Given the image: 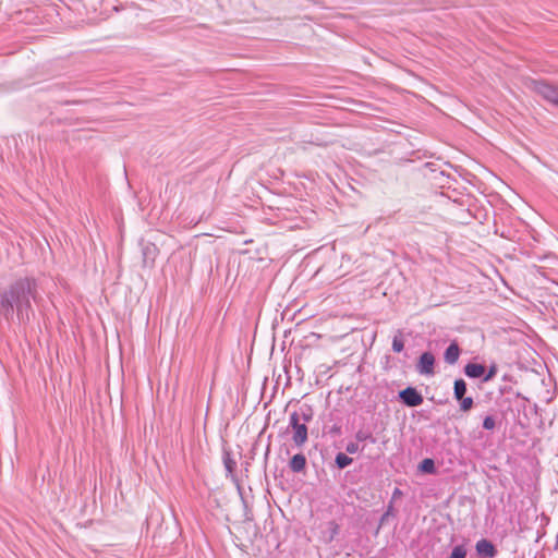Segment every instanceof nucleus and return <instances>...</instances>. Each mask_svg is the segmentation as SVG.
<instances>
[{"label":"nucleus","mask_w":558,"mask_h":558,"mask_svg":"<svg viewBox=\"0 0 558 558\" xmlns=\"http://www.w3.org/2000/svg\"><path fill=\"white\" fill-rule=\"evenodd\" d=\"M39 296L38 283L34 277H23L0 290V317L7 323L14 318L20 325H28L34 316L33 302Z\"/></svg>","instance_id":"obj_1"},{"label":"nucleus","mask_w":558,"mask_h":558,"mask_svg":"<svg viewBox=\"0 0 558 558\" xmlns=\"http://www.w3.org/2000/svg\"><path fill=\"white\" fill-rule=\"evenodd\" d=\"M292 430V441L296 447H303L308 440L307 425L301 423L298 418L296 411L290 413L289 425L287 430Z\"/></svg>","instance_id":"obj_2"},{"label":"nucleus","mask_w":558,"mask_h":558,"mask_svg":"<svg viewBox=\"0 0 558 558\" xmlns=\"http://www.w3.org/2000/svg\"><path fill=\"white\" fill-rule=\"evenodd\" d=\"M222 462L226 470V476L230 478L239 489H241L240 480L235 473L236 461L233 459L232 451L230 448L225 447L222 449Z\"/></svg>","instance_id":"obj_3"},{"label":"nucleus","mask_w":558,"mask_h":558,"mask_svg":"<svg viewBox=\"0 0 558 558\" xmlns=\"http://www.w3.org/2000/svg\"><path fill=\"white\" fill-rule=\"evenodd\" d=\"M435 355L432 352L426 351L420 355L415 368L421 375L433 376L435 374Z\"/></svg>","instance_id":"obj_4"},{"label":"nucleus","mask_w":558,"mask_h":558,"mask_svg":"<svg viewBox=\"0 0 558 558\" xmlns=\"http://www.w3.org/2000/svg\"><path fill=\"white\" fill-rule=\"evenodd\" d=\"M535 90L546 101L558 108V86L541 81L536 82Z\"/></svg>","instance_id":"obj_5"},{"label":"nucleus","mask_w":558,"mask_h":558,"mask_svg":"<svg viewBox=\"0 0 558 558\" xmlns=\"http://www.w3.org/2000/svg\"><path fill=\"white\" fill-rule=\"evenodd\" d=\"M399 399L409 408L418 407L424 401L422 393L414 387H407L403 390H400Z\"/></svg>","instance_id":"obj_6"},{"label":"nucleus","mask_w":558,"mask_h":558,"mask_svg":"<svg viewBox=\"0 0 558 558\" xmlns=\"http://www.w3.org/2000/svg\"><path fill=\"white\" fill-rule=\"evenodd\" d=\"M476 554L481 558H495L498 554L496 546L486 538H481L475 545Z\"/></svg>","instance_id":"obj_7"},{"label":"nucleus","mask_w":558,"mask_h":558,"mask_svg":"<svg viewBox=\"0 0 558 558\" xmlns=\"http://www.w3.org/2000/svg\"><path fill=\"white\" fill-rule=\"evenodd\" d=\"M461 354V349L456 340L451 341L450 344L444 352V361L449 365H454Z\"/></svg>","instance_id":"obj_8"},{"label":"nucleus","mask_w":558,"mask_h":558,"mask_svg":"<svg viewBox=\"0 0 558 558\" xmlns=\"http://www.w3.org/2000/svg\"><path fill=\"white\" fill-rule=\"evenodd\" d=\"M464 374L472 379L481 378L483 380L485 374V365L478 363H468L463 368Z\"/></svg>","instance_id":"obj_9"},{"label":"nucleus","mask_w":558,"mask_h":558,"mask_svg":"<svg viewBox=\"0 0 558 558\" xmlns=\"http://www.w3.org/2000/svg\"><path fill=\"white\" fill-rule=\"evenodd\" d=\"M306 457L303 453L294 454L289 461V468L293 473H302L306 469Z\"/></svg>","instance_id":"obj_10"},{"label":"nucleus","mask_w":558,"mask_h":558,"mask_svg":"<svg viewBox=\"0 0 558 558\" xmlns=\"http://www.w3.org/2000/svg\"><path fill=\"white\" fill-rule=\"evenodd\" d=\"M143 264L144 266H153L157 255L156 245L148 243L142 248Z\"/></svg>","instance_id":"obj_11"},{"label":"nucleus","mask_w":558,"mask_h":558,"mask_svg":"<svg viewBox=\"0 0 558 558\" xmlns=\"http://www.w3.org/2000/svg\"><path fill=\"white\" fill-rule=\"evenodd\" d=\"M296 415L301 423L307 425V423L313 420V409L310 405L304 404L296 411Z\"/></svg>","instance_id":"obj_12"},{"label":"nucleus","mask_w":558,"mask_h":558,"mask_svg":"<svg viewBox=\"0 0 558 558\" xmlns=\"http://www.w3.org/2000/svg\"><path fill=\"white\" fill-rule=\"evenodd\" d=\"M466 390H468V387H466V383L464 379L458 378L454 380L453 397L456 400L462 399V397H465Z\"/></svg>","instance_id":"obj_13"},{"label":"nucleus","mask_w":558,"mask_h":558,"mask_svg":"<svg viewBox=\"0 0 558 558\" xmlns=\"http://www.w3.org/2000/svg\"><path fill=\"white\" fill-rule=\"evenodd\" d=\"M418 471L425 474H435L437 471L435 461L432 458L423 459L418 464Z\"/></svg>","instance_id":"obj_14"},{"label":"nucleus","mask_w":558,"mask_h":558,"mask_svg":"<svg viewBox=\"0 0 558 558\" xmlns=\"http://www.w3.org/2000/svg\"><path fill=\"white\" fill-rule=\"evenodd\" d=\"M353 462V459L347 456L343 452H339L336 454L335 463L338 469L343 470L349 466Z\"/></svg>","instance_id":"obj_15"},{"label":"nucleus","mask_w":558,"mask_h":558,"mask_svg":"<svg viewBox=\"0 0 558 558\" xmlns=\"http://www.w3.org/2000/svg\"><path fill=\"white\" fill-rule=\"evenodd\" d=\"M355 439L356 441L363 442V441H369L371 444L376 442V438L372 435L371 432L360 429L355 433Z\"/></svg>","instance_id":"obj_16"},{"label":"nucleus","mask_w":558,"mask_h":558,"mask_svg":"<svg viewBox=\"0 0 558 558\" xmlns=\"http://www.w3.org/2000/svg\"><path fill=\"white\" fill-rule=\"evenodd\" d=\"M391 348H392V351L396 352V353H400L401 351H403V349H404V341L402 339L401 331H398V335H396L393 337Z\"/></svg>","instance_id":"obj_17"},{"label":"nucleus","mask_w":558,"mask_h":558,"mask_svg":"<svg viewBox=\"0 0 558 558\" xmlns=\"http://www.w3.org/2000/svg\"><path fill=\"white\" fill-rule=\"evenodd\" d=\"M465 545H457L452 548V551L448 558H465L466 557Z\"/></svg>","instance_id":"obj_18"},{"label":"nucleus","mask_w":558,"mask_h":558,"mask_svg":"<svg viewBox=\"0 0 558 558\" xmlns=\"http://www.w3.org/2000/svg\"><path fill=\"white\" fill-rule=\"evenodd\" d=\"M460 403V410L463 412L470 411L474 405V400L472 397H462V399H458Z\"/></svg>","instance_id":"obj_19"},{"label":"nucleus","mask_w":558,"mask_h":558,"mask_svg":"<svg viewBox=\"0 0 558 558\" xmlns=\"http://www.w3.org/2000/svg\"><path fill=\"white\" fill-rule=\"evenodd\" d=\"M483 428L494 430L496 428V420L493 415H486L483 420Z\"/></svg>","instance_id":"obj_20"},{"label":"nucleus","mask_w":558,"mask_h":558,"mask_svg":"<svg viewBox=\"0 0 558 558\" xmlns=\"http://www.w3.org/2000/svg\"><path fill=\"white\" fill-rule=\"evenodd\" d=\"M497 374V366L495 364L490 365L488 369L485 368V374L483 377V383L490 381Z\"/></svg>","instance_id":"obj_21"},{"label":"nucleus","mask_w":558,"mask_h":558,"mask_svg":"<svg viewBox=\"0 0 558 558\" xmlns=\"http://www.w3.org/2000/svg\"><path fill=\"white\" fill-rule=\"evenodd\" d=\"M360 450V447H359V444L357 442H349L345 447V451L350 454H354L356 453L357 451Z\"/></svg>","instance_id":"obj_22"},{"label":"nucleus","mask_w":558,"mask_h":558,"mask_svg":"<svg viewBox=\"0 0 558 558\" xmlns=\"http://www.w3.org/2000/svg\"><path fill=\"white\" fill-rule=\"evenodd\" d=\"M329 527H330V541L335 537V535L338 534V531H339V526L338 524L335 522V521H331L329 522Z\"/></svg>","instance_id":"obj_23"},{"label":"nucleus","mask_w":558,"mask_h":558,"mask_svg":"<svg viewBox=\"0 0 558 558\" xmlns=\"http://www.w3.org/2000/svg\"><path fill=\"white\" fill-rule=\"evenodd\" d=\"M401 496H402V490L400 488L396 487L392 492V499L401 497Z\"/></svg>","instance_id":"obj_24"},{"label":"nucleus","mask_w":558,"mask_h":558,"mask_svg":"<svg viewBox=\"0 0 558 558\" xmlns=\"http://www.w3.org/2000/svg\"><path fill=\"white\" fill-rule=\"evenodd\" d=\"M391 510H392V501H390V504H389V506H388V509H387L386 513L384 514V517L389 515V514H390V512H391Z\"/></svg>","instance_id":"obj_25"},{"label":"nucleus","mask_w":558,"mask_h":558,"mask_svg":"<svg viewBox=\"0 0 558 558\" xmlns=\"http://www.w3.org/2000/svg\"><path fill=\"white\" fill-rule=\"evenodd\" d=\"M340 432H341V428L339 426H333L331 428V433L340 434Z\"/></svg>","instance_id":"obj_26"},{"label":"nucleus","mask_w":558,"mask_h":558,"mask_svg":"<svg viewBox=\"0 0 558 558\" xmlns=\"http://www.w3.org/2000/svg\"><path fill=\"white\" fill-rule=\"evenodd\" d=\"M555 548H558V538H557V544H556V547Z\"/></svg>","instance_id":"obj_27"}]
</instances>
